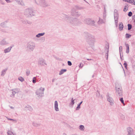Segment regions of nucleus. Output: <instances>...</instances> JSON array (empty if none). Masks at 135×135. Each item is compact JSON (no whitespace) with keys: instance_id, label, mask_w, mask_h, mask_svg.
Wrapping results in <instances>:
<instances>
[{"instance_id":"obj_25","label":"nucleus","mask_w":135,"mask_h":135,"mask_svg":"<svg viewBox=\"0 0 135 135\" xmlns=\"http://www.w3.org/2000/svg\"><path fill=\"white\" fill-rule=\"evenodd\" d=\"M5 1L7 3H10L11 2L9 0H5Z\"/></svg>"},{"instance_id":"obj_12","label":"nucleus","mask_w":135,"mask_h":135,"mask_svg":"<svg viewBox=\"0 0 135 135\" xmlns=\"http://www.w3.org/2000/svg\"><path fill=\"white\" fill-rule=\"evenodd\" d=\"M128 30H130L132 28V26L131 25L128 24Z\"/></svg>"},{"instance_id":"obj_17","label":"nucleus","mask_w":135,"mask_h":135,"mask_svg":"<svg viewBox=\"0 0 135 135\" xmlns=\"http://www.w3.org/2000/svg\"><path fill=\"white\" fill-rule=\"evenodd\" d=\"M126 35V37L127 38H128L131 36V35H130L128 34V33H127Z\"/></svg>"},{"instance_id":"obj_16","label":"nucleus","mask_w":135,"mask_h":135,"mask_svg":"<svg viewBox=\"0 0 135 135\" xmlns=\"http://www.w3.org/2000/svg\"><path fill=\"white\" fill-rule=\"evenodd\" d=\"M19 4H20L22 6H24L25 5V4L23 1L22 0V1Z\"/></svg>"},{"instance_id":"obj_4","label":"nucleus","mask_w":135,"mask_h":135,"mask_svg":"<svg viewBox=\"0 0 135 135\" xmlns=\"http://www.w3.org/2000/svg\"><path fill=\"white\" fill-rule=\"evenodd\" d=\"M58 104L57 102L56 101H55V110L56 111L59 110V108L58 107Z\"/></svg>"},{"instance_id":"obj_31","label":"nucleus","mask_w":135,"mask_h":135,"mask_svg":"<svg viewBox=\"0 0 135 135\" xmlns=\"http://www.w3.org/2000/svg\"><path fill=\"white\" fill-rule=\"evenodd\" d=\"M126 9H124V11H125V10H126Z\"/></svg>"},{"instance_id":"obj_6","label":"nucleus","mask_w":135,"mask_h":135,"mask_svg":"<svg viewBox=\"0 0 135 135\" xmlns=\"http://www.w3.org/2000/svg\"><path fill=\"white\" fill-rule=\"evenodd\" d=\"M11 47H10L8 48L5 49L4 50V52L5 53H7L9 52L11 50Z\"/></svg>"},{"instance_id":"obj_3","label":"nucleus","mask_w":135,"mask_h":135,"mask_svg":"<svg viewBox=\"0 0 135 135\" xmlns=\"http://www.w3.org/2000/svg\"><path fill=\"white\" fill-rule=\"evenodd\" d=\"M117 93L118 94H121L122 93V91L121 90V88H117V87L116 89Z\"/></svg>"},{"instance_id":"obj_28","label":"nucleus","mask_w":135,"mask_h":135,"mask_svg":"<svg viewBox=\"0 0 135 135\" xmlns=\"http://www.w3.org/2000/svg\"><path fill=\"white\" fill-rule=\"evenodd\" d=\"M83 64H80V67L81 66H83V65H82Z\"/></svg>"},{"instance_id":"obj_14","label":"nucleus","mask_w":135,"mask_h":135,"mask_svg":"<svg viewBox=\"0 0 135 135\" xmlns=\"http://www.w3.org/2000/svg\"><path fill=\"white\" fill-rule=\"evenodd\" d=\"M120 101L123 104V105H124L125 104L124 102V100L123 99V98H121L120 99Z\"/></svg>"},{"instance_id":"obj_29","label":"nucleus","mask_w":135,"mask_h":135,"mask_svg":"<svg viewBox=\"0 0 135 135\" xmlns=\"http://www.w3.org/2000/svg\"><path fill=\"white\" fill-rule=\"evenodd\" d=\"M83 101H81L80 103L79 104V105H80L82 103Z\"/></svg>"},{"instance_id":"obj_22","label":"nucleus","mask_w":135,"mask_h":135,"mask_svg":"<svg viewBox=\"0 0 135 135\" xmlns=\"http://www.w3.org/2000/svg\"><path fill=\"white\" fill-rule=\"evenodd\" d=\"M74 100L73 99V98H72L71 101V103L73 105L74 104Z\"/></svg>"},{"instance_id":"obj_18","label":"nucleus","mask_w":135,"mask_h":135,"mask_svg":"<svg viewBox=\"0 0 135 135\" xmlns=\"http://www.w3.org/2000/svg\"><path fill=\"white\" fill-rule=\"evenodd\" d=\"M22 0H16V1L19 4L21 1H22Z\"/></svg>"},{"instance_id":"obj_26","label":"nucleus","mask_w":135,"mask_h":135,"mask_svg":"<svg viewBox=\"0 0 135 135\" xmlns=\"http://www.w3.org/2000/svg\"><path fill=\"white\" fill-rule=\"evenodd\" d=\"M8 119V120H14V121H16V120H13V119H9V118H7Z\"/></svg>"},{"instance_id":"obj_7","label":"nucleus","mask_w":135,"mask_h":135,"mask_svg":"<svg viewBox=\"0 0 135 135\" xmlns=\"http://www.w3.org/2000/svg\"><path fill=\"white\" fill-rule=\"evenodd\" d=\"M66 71V70L65 69H62L60 72L59 74L60 75L62 74L64 72Z\"/></svg>"},{"instance_id":"obj_15","label":"nucleus","mask_w":135,"mask_h":135,"mask_svg":"<svg viewBox=\"0 0 135 135\" xmlns=\"http://www.w3.org/2000/svg\"><path fill=\"white\" fill-rule=\"evenodd\" d=\"M80 129L81 130H83L84 129V127L83 125H80Z\"/></svg>"},{"instance_id":"obj_24","label":"nucleus","mask_w":135,"mask_h":135,"mask_svg":"<svg viewBox=\"0 0 135 135\" xmlns=\"http://www.w3.org/2000/svg\"><path fill=\"white\" fill-rule=\"evenodd\" d=\"M124 66L126 68H127V63L126 62L124 63Z\"/></svg>"},{"instance_id":"obj_23","label":"nucleus","mask_w":135,"mask_h":135,"mask_svg":"<svg viewBox=\"0 0 135 135\" xmlns=\"http://www.w3.org/2000/svg\"><path fill=\"white\" fill-rule=\"evenodd\" d=\"M80 108V105L79 104L78 105V107L76 108V109L78 110Z\"/></svg>"},{"instance_id":"obj_21","label":"nucleus","mask_w":135,"mask_h":135,"mask_svg":"<svg viewBox=\"0 0 135 135\" xmlns=\"http://www.w3.org/2000/svg\"><path fill=\"white\" fill-rule=\"evenodd\" d=\"M36 78H35L34 77L33 78V83H36Z\"/></svg>"},{"instance_id":"obj_1","label":"nucleus","mask_w":135,"mask_h":135,"mask_svg":"<svg viewBox=\"0 0 135 135\" xmlns=\"http://www.w3.org/2000/svg\"><path fill=\"white\" fill-rule=\"evenodd\" d=\"M35 3L37 5L42 6L43 7H46L48 6L45 0H34Z\"/></svg>"},{"instance_id":"obj_11","label":"nucleus","mask_w":135,"mask_h":135,"mask_svg":"<svg viewBox=\"0 0 135 135\" xmlns=\"http://www.w3.org/2000/svg\"><path fill=\"white\" fill-rule=\"evenodd\" d=\"M19 80H20V81L22 82L24 81V79H23L22 78V77H19L18 78Z\"/></svg>"},{"instance_id":"obj_13","label":"nucleus","mask_w":135,"mask_h":135,"mask_svg":"<svg viewBox=\"0 0 135 135\" xmlns=\"http://www.w3.org/2000/svg\"><path fill=\"white\" fill-rule=\"evenodd\" d=\"M43 91H41L40 89L38 90L36 92V93L37 94H39V93H40L41 92H42Z\"/></svg>"},{"instance_id":"obj_8","label":"nucleus","mask_w":135,"mask_h":135,"mask_svg":"<svg viewBox=\"0 0 135 135\" xmlns=\"http://www.w3.org/2000/svg\"><path fill=\"white\" fill-rule=\"evenodd\" d=\"M108 100L110 102L111 104L112 105V104L113 99L112 98L109 97L108 98Z\"/></svg>"},{"instance_id":"obj_19","label":"nucleus","mask_w":135,"mask_h":135,"mask_svg":"<svg viewBox=\"0 0 135 135\" xmlns=\"http://www.w3.org/2000/svg\"><path fill=\"white\" fill-rule=\"evenodd\" d=\"M132 13L131 12H129L128 14V16H132Z\"/></svg>"},{"instance_id":"obj_9","label":"nucleus","mask_w":135,"mask_h":135,"mask_svg":"<svg viewBox=\"0 0 135 135\" xmlns=\"http://www.w3.org/2000/svg\"><path fill=\"white\" fill-rule=\"evenodd\" d=\"M44 33H39L37 35H36V37H39L41 36H43L44 35Z\"/></svg>"},{"instance_id":"obj_20","label":"nucleus","mask_w":135,"mask_h":135,"mask_svg":"<svg viewBox=\"0 0 135 135\" xmlns=\"http://www.w3.org/2000/svg\"><path fill=\"white\" fill-rule=\"evenodd\" d=\"M68 64L69 66H71L72 65L71 62L69 61H68Z\"/></svg>"},{"instance_id":"obj_2","label":"nucleus","mask_w":135,"mask_h":135,"mask_svg":"<svg viewBox=\"0 0 135 135\" xmlns=\"http://www.w3.org/2000/svg\"><path fill=\"white\" fill-rule=\"evenodd\" d=\"M124 1L127 2L131 4L135 5V0H122Z\"/></svg>"},{"instance_id":"obj_10","label":"nucleus","mask_w":135,"mask_h":135,"mask_svg":"<svg viewBox=\"0 0 135 135\" xmlns=\"http://www.w3.org/2000/svg\"><path fill=\"white\" fill-rule=\"evenodd\" d=\"M126 47L127 48L126 50V52L127 53H128L129 52V46L128 45H126Z\"/></svg>"},{"instance_id":"obj_5","label":"nucleus","mask_w":135,"mask_h":135,"mask_svg":"<svg viewBox=\"0 0 135 135\" xmlns=\"http://www.w3.org/2000/svg\"><path fill=\"white\" fill-rule=\"evenodd\" d=\"M123 27V26L122 23H121L119 24V29L120 30H122Z\"/></svg>"},{"instance_id":"obj_30","label":"nucleus","mask_w":135,"mask_h":135,"mask_svg":"<svg viewBox=\"0 0 135 135\" xmlns=\"http://www.w3.org/2000/svg\"><path fill=\"white\" fill-rule=\"evenodd\" d=\"M120 48H122V47H121V46L120 47L119 49H120Z\"/></svg>"},{"instance_id":"obj_27","label":"nucleus","mask_w":135,"mask_h":135,"mask_svg":"<svg viewBox=\"0 0 135 135\" xmlns=\"http://www.w3.org/2000/svg\"><path fill=\"white\" fill-rule=\"evenodd\" d=\"M128 8V5H127L125 6V8Z\"/></svg>"}]
</instances>
